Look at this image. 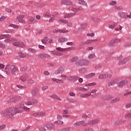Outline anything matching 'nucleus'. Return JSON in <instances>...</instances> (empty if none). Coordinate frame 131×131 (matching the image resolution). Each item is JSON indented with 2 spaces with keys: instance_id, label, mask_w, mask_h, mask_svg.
Wrapping results in <instances>:
<instances>
[{
  "instance_id": "obj_1",
  "label": "nucleus",
  "mask_w": 131,
  "mask_h": 131,
  "mask_svg": "<svg viewBox=\"0 0 131 131\" xmlns=\"http://www.w3.org/2000/svg\"><path fill=\"white\" fill-rule=\"evenodd\" d=\"M2 115L4 116L5 117L13 118L14 115L17 114V112H16V109H15V107H10L9 108L6 109L5 111H2Z\"/></svg>"
},
{
  "instance_id": "obj_2",
  "label": "nucleus",
  "mask_w": 131,
  "mask_h": 131,
  "mask_svg": "<svg viewBox=\"0 0 131 131\" xmlns=\"http://www.w3.org/2000/svg\"><path fill=\"white\" fill-rule=\"evenodd\" d=\"M18 69L17 67L14 65H10L8 64L6 66L5 69V72L7 75H9V74H11L12 75H16V72L18 71Z\"/></svg>"
},
{
  "instance_id": "obj_3",
  "label": "nucleus",
  "mask_w": 131,
  "mask_h": 131,
  "mask_svg": "<svg viewBox=\"0 0 131 131\" xmlns=\"http://www.w3.org/2000/svg\"><path fill=\"white\" fill-rule=\"evenodd\" d=\"M60 77L61 79H57L56 78H52L51 80H52V81H54V82H56V83H63V80H65V79L67 78V76H66V75H61L60 76Z\"/></svg>"
},
{
  "instance_id": "obj_4",
  "label": "nucleus",
  "mask_w": 131,
  "mask_h": 131,
  "mask_svg": "<svg viewBox=\"0 0 131 131\" xmlns=\"http://www.w3.org/2000/svg\"><path fill=\"white\" fill-rule=\"evenodd\" d=\"M91 62L89 60L80 59L75 62L76 65L79 66H84L85 65H89Z\"/></svg>"
},
{
  "instance_id": "obj_5",
  "label": "nucleus",
  "mask_w": 131,
  "mask_h": 131,
  "mask_svg": "<svg viewBox=\"0 0 131 131\" xmlns=\"http://www.w3.org/2000/svg\"><path fill=\"white\" fill-rule=\"evenodd\" d=\"M24 108V104H18L15 107H14V109H15V111L16 112V113H22L23 112Z\"/></svg>"
},
{
  "instance_id": "obj_6",
  "label": "nucleus",
  "mask_w": 131,
  "mask_h": 131,
  "mask_svg": "<svg viewBox=\"0 0 131 131\" xmlns=\"http://www.w3.org/2000/svg\"><path fill=\"white\" fill-rule=\"evenodd\" d=\"M56 51H58V52H68L69 51H72V50H74V48L73 47H69L67 48H62L61 47L56 48Z\"/></svg>"
},
{
  "instance_id": "obj_7",
  "label": "nucleus",
  "mask_w": 131,
  "mask_h": 131,
  "mask_svg": "<svg viewBox=\"0 0 131 131\" xmlns=\"http://www.w3.org/2000/svg\"><path fill=\"white\" fill-rule=\"evenodd\" d=\"M91 20L94 23H100L101 20L100 19V16L98 15H94L92 17Z\"/></svg>"
},
{
  "instance_id": "obj_8",
  "label": "nucleus",
  "mask_w": 131,
  "mask_h": 131,
  "mask_svg": "<svg viewBox=\"0 0 131 131\" xmlns=\"http://www.w3.org/2000/svg\"><path fill=\"white\" fill-rule=\"evenodd\" d=\"M46 113L45 111L39 112L35 113L33 114V117H39V116H45Z\"/></svg>"
},
{
  "instance_id": "obj_9",
  "label": "nucleus",
  "mask_w": 131,
  "mask_h": 131,
  "mask_svg": "<svg viewBox=\"0 0 131 131\" xmlns=\"http://www.w3.org/2000/svg\"><path fill=\"white\" fill-rule=\"evenodd\" d=\"M118 81H119V79L118 78L110 80L107 82V85L108 86H112V85H113L116 83H117Z\"/></svg>"
},
{
  "instance_id": "obj_10",
  "label": "nucleus",
  "mask_w": 131,
  "mask_h": 131,
  "mask_svg": "<svg viewBox=\"0 0 131 131\" xmlns=\"http://www.w3.org/2000/svg\"><path fill=\"white\" fill-rule=\"evenodd\" d=\"M64 70H65V67L64 66H61L58 68V69L56 71H55V74H56V75H58V74L63 73Z\"/></svg>"
},
{
  "instance_id": "obj_11",
  "label": "nucleus",
  "mask_w": 131,
  "mask_h": 131,
  "mask_svg": "<svg viewBox=\"0 0 131 131\" xmlns=\"http://www.w3.org/2000/svg\"><path fill=\"white\" fill-rule=\"evenodd\" d=\"M99 119H96L90 121L86 123V124L91 126L92 125H95V124H97V123H99Z\"/></svg>"
},
{
  "instance_id": "obj_12",
  "label": "nucleus",
  "mask_w": 131,
  "mask_h": 131,
  "mask_svg": "<svg viewBox=\"0 0 131 131\" xmlns=\"http://www.w3.org/2000/svg\"><path fill=\"white\" fill-rule=\"evenodd\" d=\"M125 122V120L122 119H119L116 120L114 123V125H120V124H122V123H124Z\"/></svg>"
},
{
  "instance_id": "obj_13",
  "label": "nucleus",
  "mask_w": 131,
  "mask_h": 131,
  "mask_svg": "<svg viewBox=\"0 0 131 131\" xmlns=\"http://www.w3.org/2000/svg\"><path fill=\"white\" fill-rule=\"evenodd\" d=\"M13 46H14V47H17V48H20L21 47H24L25 45H24V43L23 42H14L13 43Z\"/></svg>"
},
{
  "instance_id": "obj_14",
  "label": "nucleus",
  "mask_w": 131,
  "mask_h": 131,
  "mask_svg": "<svg viewBox=\"0 0 131 131\" xmlns=\"http://www.w3.org/2000/svg\"><path fill=\"white\" fill-rule=\"evenodd\" d=\"M126 83H127V80H123L120 81L118 83V88H123V86L125 84H126Z\"/></svg>"
},
{
  "instance_id": "obj_15",
  "label": "nucleus",
  "mask_w": 131,
  "mask_h": 131,
  "mask_svg": "<svg viewBox=\"0 0 131 131\" xmlns=\"http://www.w3.org/2000/svg\"><path fill=\"white\" fill-rule=\"evenodd\" d=\"M127 13L126 12L121 11L118 13V15L120 18H122L123 19H126Z\"/></svg>"
},
{
  "instance_id": "obj_16",
  "label": "nucleus",
  "mask_w": 131,
  "mask_h": 131,
  "mask_svg": "<svg viewBox=\"0 0 131 131\" xmlns=\"http://www.w3.org/2000/svg\"><path fill=\"white\" fill-rule=\"evenodd\" d=\"M128 62H129V58H125L123 59L121 61L119 62V65H124V64H126Z\"/></svg>"
},
{
  "instance_id": "obj_17",
  "label": "nucleus",
  "mask_w": 131,
  "mask_h": 131,
  "mask_svg": "<svg viewBox=\"0 0 131 131\" xmlns=\"http://www.w3.org/2000/svg\"><path fill=\"white\" fill-rule=\"evenodd\" d=\"M61 5H66V6H72V2L68 0H62L61 1Z\"/></svg>"
},
{
  "instance_id": "obj_18",
  "label": "nucleus",
  "mask_w": 131,
  "mask_h": 131,
  "mask_svg": "<svg viewBox=\"0 0 131 131\" xmlns=\"http://www.w3.org/2000/svg\"><path fill=\"white\" fill-rule=\"evenodd\" d=\"M16 40H17L15 38H6L4 40V42L5 43H11V42H15Z\"/></svg>"
},
{
  "instance_id": "obj_19",
  "label": "nucleus",
  "mask_w": 131,
  "mask_h": 131,
  "mask_svg": "<svg viewBox=\"0 0 131 131\" xmlns=\"http://www.w3.org/2000/svg\"><path fill=\"white\" fill-rule=\"evenodd\" d=\"M37 93H38V89L34 88L31 91L32 97H36Z\"/></svg>"
},
{
  "instance_id": "obj_20",
  "label": "nucleus",
  "mask_w": 131,
  "mask_h": 131,
  "mask_svg": "<svg viewBox=\"0 0 131 131\" xmlns=\"http://www.w3.org/2000/svg\"><path fill=\"white\" fill-rule=\"evenodd\" d=\"M28 79V76L26 74L23 75L20 77V80L21 81H26Z\"/></svg>"
},
{
  "instance_id": "obj_21",
  "label": "nucleus",
  "mask_w": 131,
  "mask_h": 131,
  "mask_svg": "<svg viewBox=\"0 0 131 131\" xmlns=\"http://www.w3.org/2000/svg\"><path fill=\"white\" fill-rule=\"evenodd\" d=\"M51 54L52 55H55L56 56H58L59 57H61V56H63V53L59 52L58 51H51Z\"/></svg>"
},
{
  "instance_id": "obj_22",
  "label": "nucleus",
  "mask_w": 131,
  "mask_h": 131,
  "mask_svg": "<svg viewBox=\"0 0 131 131\" xmlns=\"http://www.w3.org/2000/svg\"><path fill=\"white\" fill-rule=\"evenodd\" d=\"M68 40V39L64 37H60L58 39V42H60V43H63V42H65V41H67Z\"/></svg>"
},
{
  "instance_id": "obj_23",
  "label": "nucleus",
  "mask_w": 131,
  "mask_h": 131,
  "mask_svg": "<svg viewBox=\"0 0 131 131\" xmlns=\"http://www.w3.org/2000/svg\"><path fill=\"white\" fill-rule=\"evenodd\" d=\"M114 9L117 10V11H121V10H123V5H115L114 6Z\"/></svg>"
},
{
  "instance_id": "obj_24",
  "label": "nucleus",
  "mask_w": 131,
  "mask_h": 131,
  "mask_svg": "<svg viewBox=\"0 0 131 131\" xmlns=\"http://www.w3.org/2000/svg\"><path fill=\"white\" fill-rule=\"evenodd\" d=\"M79 72L81 74H84V73H86L88 72V69H86V68H80L79 70Z\"/></svg>"
},
{
  "instance_id": "obj_25",
  "label": "nucleus",
  "mask_w": 131,
  "mask_h": 131,
  "mask_svg": "<svg viewBox=\"0 0 131 131\" xmlns=\"http://www.w3.org/2000/svg\"><path fill=\"white\" fill-rule=\"evenodd\" d=\"M96 75V73H91L90 74H88L87 75H85L84 77L85 78H92V77H94Z\"/></svg>"
},
{
  "instance_id": "obj_26",
  "label": "nucleus",
  "mask_w": 131,
  "mask_h": 131,
  "mask_svg": "<svg viewBox=\"0 0 131 131\" xmlns=\"http://www.w3.org/2000/svg\"><path fill=\"white\" fill-rule=\"evenodd\" d=\"M45 126L48 129L51 130L53 127H54V125L52 123H48L45 124Z\"/></svg>"
},
{
  "instance_id": "obj_27",
  "label": "nucleus",
  "mask_w": 131,
  "mask_h": 131,
  "mask_svg": "<svg viewBox=\"0 0 131 131\" xmlns=\"http://www.w3.org/2000/svg\"><path fill=\"white\" fill-rule=\"evenodd\" d=\"M95 41H98L97 39L94 40H87L84 42L85 45H90V43H92V42H95Z\"/></svg>"
},
{
  "instance_id": "obj_28",
  "label": "nucleus",
  "mask_w": 131,
  "mask_h": 131,
  "mask_svg": "<svg viewBox=\"0 0 131 131\" xmlns=\"http://www.w3.org/2000/svg\"><path fill=\"white\" fill-rule=\"evenodd\" d=\"M115 43V41L114 39H112L110 42L108 43V46L110 47V48H112V47H114V44Z\"/></svg>"
},
{
  "instance_id": "obj_29",
  "label": "nucleus",
  "mask_w": 131,
  "mask_h": 131,
  "mask_svg": "<svg viewBox=\"0 0 131 131\" xmlns=\"http://www.w3.org/2000/svg\"><path fill=\"white\" fill-rule=\"evenodd\" d=\"M73 16H75V12L73 13L66 14L64 16V18H71Z\"/></svg>"
},
{
  "instance_id": "obj_30",
  "label": "nucleus",
  "mask_w": 131,
  "mask_h": 131,
  "mask_svg": "<svg viewBox=\"0 0 131 131\" xmlns=\"http://www.w3.org/2000/svg\"><path fill=\"white\" fill-rule=\"evenodd\" d=\"M9 37H11V35H9V34L0 35V39H4V38H9Z\"/></svg>"
},
{
  "instance_id": "obj_31",
  "label": "nucleus",
  "mask_w": 131,
  "mask_h": 131,
  "mask_svg": "<svg viewBox=\"0 0 131 131\" xmlns=\"http://www.w3.org/2000/svg\"><path fill=\"white\" fill-rule=\"evenodd\" d=\"M92 96L91 93H86V94H82L80 95L81 98H89V97H91Z\"/></svg>"
},
{
  "instance_id": "obj_32",
  "label": "nucleus",
  "mask_w": 131,
  "mask_h": 131,
  "mask_svg": "<svg viewBox=\"0 0 131 131\" xmlns=\"http://www.w3.org/2000/svg\"><path fill=\"white\" fill-rule=\"evenodd\" d=\"M17 57L18 58H25L26 57V55L23 53L18 52L17 53Z\"/></svg>"
},
{
  "instance_id": "obj_33",
  "label": "nucleus",
  "mask_w": 131,
  "mask_h": 131,
  "mask_svg": "<svg viewBox=\"0 0 131 131\" xmlns=\"http://www.w3.org/2000/svg\"><path fill=\"white\" fill-rule=\"evenodd\" d=\"M95 57L96 54H95V53H92L88 56V59H89V60H92V59H95Z\"/></svg>"
},
{
  "instance_id": "obj_34",
  "label": "nucleus",
  "mask_w": 131,
  "mask_h": 131,
  "mask_svg": "<svg viewBox=\"0 0 131 131\" xmlns=\"http://www.w3.org/2000/svg\"><path fill=\"white\" fill-rule=\"evenodd\" d=\"M78 4L82 6H87L88 3L84 0H78Z\"/></svg>"
},
{
  "instance_id": "obj_35",
  "label": "nucleus",
  "mask_w": 131,
  "mask_h": 131,
  "mask_svg": "<svg viewBox=\"0 0 131 131\" xmlns=\"http://www.w3.org/2000/svg\"><path fill=\"white\" fill-rule=\"evenodd\" d=\"M116 26H117V23L109 24L108 28H110V29H113L114 28H115V27H116Z\"/></svg>"
},
{
  "instance_id": "obj_36",
  "label": "nucleus",
  "mask_w": 131,
  "mask_h": 131,
  "mask_svg": "<svg viewBox=\"0 0 131 131\" xmlns=\"http://www.w3.org/2000/svg\"><path fill=\"white\" fill-rule=\"evenodd\" d=\"M0 48L3 50H6L8 48V45L4 43H0Z\"/></svg>"
},
{
  "instance_id": "obj_37",
  "label": "nucleus",
  "mask_w": 131,
  "mask_h": 131,
  "mask_svg": "<svg viewBox=\"0 0 131 131\" xmlns=\"http://www.w3.org/2000/svg\"><path fill=\"white\" fill-rule=\"evenodd\" d=\"M119 100H120V99L119 98H118V97L115 98L111 101V103L114 104V103L118 102V101H119Z\"/></svg>"
},
{
  "instance_id": "obj_38",
  "label": "nucleus",
  "mask_w": 131,
  "mask_h": 131,
  "mask_svg": "<svg viewBox=\"0 0 131 131\" xmlns=\"http://www.w3.org/2000/svg\"><path fill=\"white\" fill-rule=\"evenodd\" d=\"M64 122L61 120H58V121H56L54 122V124H58V125H61V124H63Z\"/></svg>"
},
{
  "instance_id": "obj_39",
  "label": "nucleus",
  "mask_w": 131,
  "mask_h": 131,
  "mask_svg": "<svg viewBox=\"0 0 131 131\" xmlns=\"http://www.w3.org/2000/svg\"><path fill=\"white\" fill-rule=\"evenodd\" d=\"M77 60H78V57H73L70 59V63H73V62H75V61H77Z\"/></svg>"
},
{
  "instance_id": "obj_40",
  "label": "nucleus",
  "mask_w": 131,
  "mask_h": 131,
  "mask_svg": "<svg viewBox=\"0 0 131 131\" xmlns=\"http://www.w3.org/2000/svg\"><path fill=\"white\" fill-rule=\"evenodd\" d=\"M46 125L43 126H39L38 127V129L39 131H46Z\"/></svg>"
},
{
  "instance_id": "obj_41",
  "label": "nucleus",
  "mask_w": 131,
  "mask_h": 131,
  "mask_svg": "<svg viewBox=\"0 0 131 131\" xmlns=\"http://www.w3.org/2000/svg\"><path fill=\"white\" fill-rule=\"evenodd\" d=\"M110 6H117V1H113L109 3Z\"/></svg>"
},
{
  "instance_id": "obj_42",
  "label": "nucleus",
  "mask_w": 131,
  "mask_h": 131,
  "mask_svg": "<svg viewBox=\"0 0 131 131\" xmlns=\"http://www.w3.org/2000/svg\"><path fill=\"white\" fill-rule=\"evenodd\" d=\"M9 27H12V28H15L16 29H18L19 28L18 25H14L13 24H10L9 25Z\"/></svg>"
},
{
  "instance_id": "obj_43",
  "label": "nucleus",
  "mask_w": 131,
  "mask_h": 131,
  "mask_svg": "<svg viewBox=\"0 0 131 131\" xmlns=\"http://www.w3.org/2000/svg\"><path fill=\"white\" fill-rule=\"evenodd\" d=\"M19 99L18 98V97H13L10 100V102H16L17 101H18Z\"/></svg>"
},
{
  "instance_id": "obj_44",
  "label": "nucleus",
  "mask_w": 131,
  "mask_h": 131,
  "mask_svg": "<svg viewBox=\"0 0 131 131\" xmlns=\"http://www.w3.org/2000/svg\"><path fill=\"white\" fill-rule=\"evenodd\" d=\"M68 80H70V81H74L75 80V77L74 76H69L67 78Z\"/></svg>"
},
{
  "instance_id": "obj_45",
  "label": "nucleus",
  "mask_w": 131,
  "mask_h": 131,
  "mask_svg": "<svg viewBox=\"0 0 131 131\" xmlns=\"http://www.w3.org/2000/svg\"><path fill=\"white\" fill-rule=\"evenodd\" d=\"M96 84H97V83L96 82H93L92 83L86 84L85 85V86H93L94 85H96Z\"/></svg>"
},
{
  "instance_id": "obj_46",
  "label": "nucleus",
  "mask_w": 131,
  "mask_h": 131,
  "mask_svg": "<svg viewBox=\"0 0 131 131\" xmlns=\"http://www.w3.org/2000/svg\"><path fill=\"white\" fill-rule=\"evenodd\" d=\"M59 22H60V23H63V24H67L68 20L63 18H61L59 19Z\"/></svg>"
},
{
  "instance_id": "obj_47",
  "label": "nucleus",
  "mask_w": 131,
  "mask_h": 131,
  "mask_svg": "<svg viewBox=\"0 0 131 131\" xmlns=\"http://www.w3.org/2000/svg\"><path fill=\"white\" fill-rule=\"evenodd\" d=\"M41 42L46 45L48 42V37H45L44 39L41 40Z\"/></svg>"
},
{
  "instance_id": "obj_48",
  "label": "nucleus",
  "mask_w": 131,
  "mask_h": 131,
  "mask_svg": "<svg viewBox=\"0 0 131 131\" xmlns=\"http://www.w3.org/2000/svg\"><path fill=\"white\" fill-rule=\"evenodd\" d=\"M72 11H73V12H74L75 13H76L77 12H79V11H81V9H80V8H72Z\"/></svg>"
},
{
  "instance_id": "obj_49",
  "label": "nucleus",
  "mask_w": 131,
  "mask_h": 131,
  "mask_svg": "<svg viewBox=\"0 0 131 131\" xmlns=\"http://www.w3.org/2000/svg\"><path fill=\"white\" fill-rule=\"evenodd\" d=\"M98 78H99V79H104L106 78L105 74H100Z\"/></svg>"
},
{
  "instance_id": "obj_50",
  "label": "nucleus",
  "mask_w": 131,
  "mask_h": 131,
  "mask_svg": "<svg viewBox=\"0 0 131 131\" xmlns=\"http://www.w3.org/2000/svg\"><path fill=\"white\" fill-rule=\"evenodd\" d=\"M55 19H56V15H52L49 19V22H54Z\"/></svg>"
},
{
  "instance_id": "obj_51",
  "label": "nucleus",
  "mask_w": 131,
  "mask_h": 131,
  "mask_svg": "<svg viewBox=\"0 0 131 131\" xmlns=\"http://www.w3.org/2000/svg\"><path fill=\"white\" fill-rule=\"evenodd\" d=\"M70 130V127H68L67 128L60 129L58 131H69Z\"/></svg>"
},
{
  "instance_id": "obj_52",
  "label": "nucleus",
  "mask_w": 131,
  "mask_h": 131,
  "mask_svg": "<svg viewBox=\"0 0 131 131\" xmlns=\"http://www.w3.org/2000/svg\"><path fill=\"white\" fill-rule=\"evenodd\" d=\"M24 17H25V15H19V16L17 17V19L18 21H20L22 19H24Z\"/></svg>"
},
{
  "instance_id": "obj_53",
  "label": "nucleus",
  "mask_w": 131,
  "mask_h": 131,
  "mask_svg": "<svg viewBox=\"0 0 131 131\" xmlns=\"http://www.w3.org/2000/svg\"><path fill=\"white\" fill-rule=\"evenodd\" d=\"M29 52H30V53H32V54H35V53H36V51L32 48H29Z\"/></svg>"
},
{
  "instance_id": "obj_54",
  "label": "nucleus",
  "mask_w": 131,
  "mask_h": 131,
  "mask_svg": "<svg viewBox=\"0 0 131 131\" xmlns=\"http://www.w3.org/2000/svg\"><path fill=\"white\" fill-rule=\"evenodd\" d=\"M52 16V14H51L49 12H47L45 15L44 17L45 18H50Z\"/></svg>"
},
{
  "instance_id": "obj_55",
  "label": "nucleus",
  "mask_w": 131,
  "mask_h": 131,
  "mask_svg": "<svg viewBox=\"0 0 131 131\" xmlns=\"http://www.w3.org/2000/svg\"><path fill=\"white\" fill-rule=\"evenodd\" d=\"M114 40H115V42L116 43L120 42V41H121V38H116L114 39Z\"/></svg>"
},
{
  "instance_id": "obj_56",
  "label": "nucleus",
  "mask_w": 131,
  "mask_h": 131,
  "mask_svg": "<svg viewBox=\"0 0 131 131\" xmlns=\"http://www.w3.org/2000/svg\"><path fill=\"white\" fill-rule=\"evenodd\" d=\"M32 103L33 105H35V104H37L38 103V100H37V99H33L32 100Z\"/></svg>"
},
{
  "instance_id": "obj_57",
  "label": "nucleus",
  "mask_w": 131,
  "mask_h": 131,
  "mask_svg": "<svg viewBox=\"0 0 131 131\" xmlns=\"http://www.w3.org/2000/svg\"><path fill=\"white\" fill-rule=\"evenodd\" d=\"M21 72H25V71H27V67H24L20 69Z\"/></svg>"
},
{
  "instance_id": "obj_58",
  "label": "nucleus",
  "mask_w": 131,
  "mask_h": 131,
  "mask_svg": "<svg viewBox=\"0 0 131 131\" xmlns=\"http://www.w3.org/2000/svg\"><path fill=\"white\" fill-rule=\"evenodd\" d=\"M81 27L82 29H85L88 27V24H83L81 25Z\"/></svg>"
},
{
  "instance_id": "obj_59",
  "label": "nucleus",
  "mask_w": 131,
  "mask_h": 131,
  "mask_svg": "<svg viewBox=\"0 0 131 131\" xmlns=\"http://www.w3.org/2000/svg\"><path fill=\"white\" fill-rule=\"evenodd\" d=\"M67 26H68L69 27H72V26H73V24L72 21H68V23H67Z\"/></svg>"
},
{
  "instance_id": "obj_60",
  "label": "nucleus",
  "mask_w": 131,
  "mask_h": 131,
  "mask_svg": "<svg viewBox=\"0 0 131 131\" xmlns=\"http://www.w3.org/2000/svg\"><path fill=\"white\" fill-rule=\"evenodd\" d=\"M105 75V78H111L112 75L111 74H104Z\"/></svg>"
},
{
  "instance_id": "obj_61",
  "label": "nucleus",
  "mask_w": 131,
  "mask_h": 131,
  "mask_svg": "<svg viewBox=\"0 0 131 131\" xmlns=\"http://www.w3.org/2000/svg\"><path fill=\"white\" fill-rule=\"evenodd\" d=\"M39 59H45V54H41L38 56Z\"/></svg>"
},
{
  "instance_id": "obj_62",
  "label": "nucleus",
  "mask_w": 131,
  "mask_h": 131,
  "mask_svg": "<svg viewBox=\"0 0 131 131\" xmlns=\"http://www.w3.org/2000/svg\"><path fill=\"white\" fill-rule=\"evenodd\" d=\"M130 117H131V113H127L125 115V118H130Z\"/></svg>"
},
{
  "instance_id": "obj_63",
  "label": "nucleus",
  "mask_w": 131,
  "mask_h": 131,
  "mask_svg": "<svg viewBox=\"0 0 131 131\" xmlns=\"http://www.w3.org/2000/svg\"><path fill=\"white\" fill-rule=\"evenodd\" d=\"M87 36H90L91 37H94L95 36V33H88L86 34Z\"/></svg>"
},
{
  "instance_id": "obj_64",
  "label": "nucleus",
  "mask_w": 131,
  "mask_h": 131,
  "mask_svg": "<svg viewBox=\"0 0 131 131\" xmlns=\"http://www.w3.org/2000/svg\"><path fill=\"white\" fill-rule=\"evenodd\" d=\"M63 114H69V111L68 110H64L62 111Z\"/></svg>"
}]
</instances>
